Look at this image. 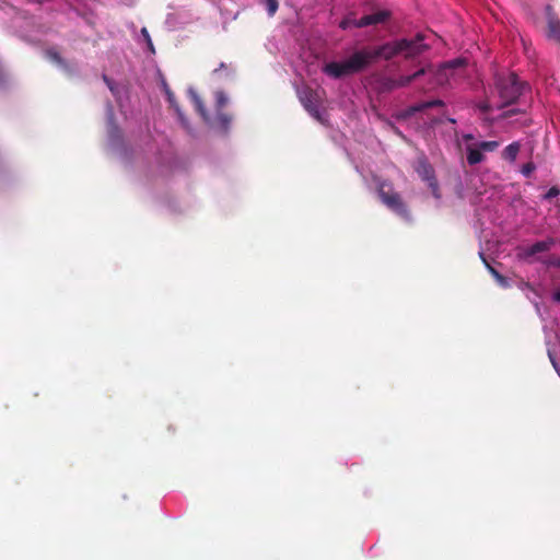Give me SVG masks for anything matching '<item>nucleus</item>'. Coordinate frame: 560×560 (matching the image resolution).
Listing matches in <instances>:
<instances>
[{"label": "nucleus", "mask_w": 560, "mask_h": 560, "mask_svg": "<svg viewBox=\"0 0 560 560\" xmlns=\"http://www.w3.org/2000/svg\"><path fill=\"white\" fill-rule=\"evenodd\" d=\"M518 113H520V110H517V109H510V110L504 112L503 117H505V118L512 117Z\"/></svg>", "instance_id": "7c9ffc66"}, {"label": "nucleus", "mask_w": 560, "mask_h": 560, "mask_svg": "<svg viewBox=\"0 0 560 560\" xmlns=\"http://www.w3.org/2000/svg\"><path fill=\"white\" fill-rule=\"evenodd\" d=\"M546 14L548 20V36L560 43V21L555 15L551 5L546 7Z\"/></svg>", "instance_id": "9d476101"}, {"label": "nucleus", "mask_w": 560, "mask_h": 560, "mask_svg": "<svg viewBox=\"0 0 560 560\" xmlns=\"http://www.w3.org/2000/svg\"><path fill=\"white\" fill-rule=\"evenodd\" d=\"M269 16H273L279 8L278 0H262Z\"/></svg>", "instance_id": "aec40b11"}, {"label": "nucleus", "mask_w": 560, "mask_h": 560, "mask_svg": "<svg viewBox=\"0 0 560 560\" xmlns=\"http://www.w3.org/2000/svg\"><path fill=\"white\" fill-rule=\"evenodd\" d=\"M355 19H350V18H347L345 20H342L339 24V26L342 28V30H347L348 27L350 26H353V21Z\"/></svg>", "instance_id": "cd10ccee"}, {"label": "nucleus", "mask_w": 560, "mask_h": 560, "mask_svg": "<svg viewBox=\"0 0 560 560\" xmlns=\"http://www.w3.org/2000/svg\"><path fill=\"white\" fill-rule=\"evenodd\" d=\"M494 86L502 102L499 105V108H503L515 103L518 100V97L523 94V91L526 88L525 83L521 82L518 80V77L514 72L495 73Z\"/></svg>", "instance_id": "f03ea898"}, {"label": "nucleus", "mask_w": 560, "mask_h": 560, "mask_svg": "<svg viewBox=\"0 0 560 560\" xmlns=\"http://www.w3.org/2000/svg\"><path fill=\"white\" fill-rule=\"evenodd\" d=\"M142 33H143L147 37H149V34H148V32H147V30H145V28H143V30H142Z\"/></svg>", "instance_id": "e433bc0d"}, {"label": "nucleus", "mask_w": 560, "mask_h": 560, "mask_svg": "<svg viewBox=\"0 0 560 560\" xmlns=\"http://www.w3.org/2000/svg\"><path fill=\"white\" fill-rule=\"evenodd\" d=\"M429 71H431V65L422 67L421 69H419L418 71L410 75H401L400 78L396 79L398 89L409 85L411 82L416 81L420 77L425 75Z\"/></svg>", "instance_id": "9b49d317"}, {"label": "nucleus", "mask_w": 560, "mask_h": 560, "mask_svg": "<svg viewBox=\"0 0 560 560\" xmlns=\"http://www.w3.org/2000/svg\"><path fill=\"white\" fill-rule=\"evenodd\" d=\"M549 357H550V360H551V362H552V365H553L555 368H557L556 362H555V360L552 359L551 354H549Z\"/></svg>", "instance_id": "c9c22d12"}, {"label": "nucleus", "mask_w": 560, "mask_h": 560, "mask_svg": "<svg viewBox=\"0 0 560 560\" xmlns=\"http://www.w3.org/2000/svg\"><path fill=\"white\" fill-rule=\"evenodd\" d=\"M400 54L399 39H396L375 47H364L354 51L345 61L328 62L324 66L323 72L330 78L340 79L363 71L378 59L390 60Z\"/></svg>", "instance_id": "f257e3e1"}, {"label": "nucleus", "mask_w": 560, "mask_h": 560, "mask_svg": "<svg viewBox=\"0 0 560 560\" xmlns=\"http://www.w3.org/2000/svg\"><path fill=\"white\" fill-rule=\"evenodd\" d=\"M377 195L383 205L397 215L409 219L410 213L399 192L395 191L393 185L386 180L378 182Z\"/></svg>", "instance_id": "7ed1b4c3"}, {"label": "nucleus", "mask_w": 560, "mask_h": 560, "mask_svg": "<svg viewBox=\"0 0 560 560\" xmlns=\"http://www.w3.org/2000/svg\"><path fill=\"white\" fill-rule=\"evenodd\" d=\"M429 103L428 101L425 102H420V103H417L415 105H411L409 106L408 108H406L401 114H400V117L401 118H409V117H412L415 114L419 113V112H423L425 109H429Z\"/></svg>", "instance_id": "4468645a"}, {"label": "nucleus", "mask_w": 560, "mask_h": 560, "mask_svg": "<svg viewBox=\"0 0 560 560\" xmlns=\"http://www.w3.org/2000/svg\"><path fill=\"white\" fill-rule=\"evenodd\" d=\"M224 68H225V63L221 62L220 67L218 69H214L213 72L217 73L220 69H224Z\"/></svg>", "instance_id": "f704fd0d"}, {"label": "nucleus", "mask_w": 560, "mask_h": 560, "mask_svg": "<svg viewBox=\"0 0 560 560\" xmlns=\"http://www.w3.org/2000/svg\"><path fill=\"white\" fill-rule=\"evenodd\" d=\"M428 103H429L430 108L445 106V103L442 100H432V101H428Z\"/></svg>", "instance_id": "c85d7f7f"}, {"label": "nucleus", "mask_w": 560, "mask_h": 560, "mask_svg": "<svg viewBox=\"0 0 560 560\" xmlns=\"http://www.w3.org/2000/svg\"><path fill=\"white\" fill-rule=\"evenodd\" d=\"M497 283L502 287V288H509L510 287V282L508 280L506 277H504L503 275H500L499 278L495 279Z\"/></svg>", "instance_id": "a878e982"}, {"label": "nucleus", "mask_w": 560, "mask_h": 560, "mask_svg": "<svg viewBox=\"0 0 560 560\" xmlns=\"http://www.w3.org/2000/svg\"><path fill=\"white\" fill-rule=\"evenodd\" d=\"M555 245L553 238H548L545 241H539L534 243L533 245L526 247L522 252V256L524 258L532 257L538 253H545L551 249V247Z\"/></svg>", "instance_id": "1a4fd4ad"}, {"label": "nucleus", "mask_w": 560, "mask_h": 560, "mask_svg": "<svg viewBox=\"0 0 560 560\" xmlns=\"http://www.w3.org/2000/svg\"><path fill=\"white\" fill-rule=\"evenodd\" d=\"M161 86H162L163 92L166 95V100L170 103L171 107H173L176 110V113L178 114V116L180 117L182 113H180L178 104H177V102L175 100V95L172 92L170 85L167 84V82H166V80L164 78H162V80H161Z\"/></svg>", "instance_id": "ddd939ff"}, {"label": "nucleus", "mask_w": 560, "mask_h": 560, "mask_svg": "<svg viewBox=\"0 0 560 560\" xmlns=\"http://www.w3.org/2000/svg\"><path fill=\"white\" fill-rule=\"evenodd\" d=\"M559 194H560V188L558 186H552L545 194L544 198L547 200H551L552 198H556Z\"/></svg>", "instance_id": "b1692460"}, {"label": "nucleus", "mask_w": 560, "mask_h": 560, "mask_svg": "<svg viewBox=\"0 0 560 560\" xmlns=\"http://www.w3.org/2000/svg\"><path fill=\"white\" fill-rule=\"evenodd\" d=\"M395 89H398L397 86V80L396 79H390V78H386L383 80L382 82V90L383 91H393Z\"/></svg>", "instance_id": "4be33fe9"}, {"label": "nucleus", "mask_w": 560, "mask_h": 560, "mask_svg": "<svg viewBox=\"0 0 560 560\" xmlns=\"http://www.w3.org/2000/svg\"><path fill=\"white\" fill-rule=\"evenodd\" d=\"M324 92L313 90L310 86H302L298 90V96L305 110L317 121L324 122L320 113Z\"/></svg>", "instance_id": "20e7f679"}, {"label": "nucleus", "mask_w": 560, "mask_h": 560, "mask_svg": "<svg viewBox=\"0 0 560 560\" xmlns=\"http://www.w3.org/2000/svg\"><path fill=\"white\" fill-rule=\"evenodd\" d=\"M478 108L480 109V112L485 113V114H488L491 112L492 107L491 105L489 104V102H481L480 104H478Z\"/></svg>", "instance_id": "bb28decb"}, {"label": "nucleus", "mask_w": 560, "mask_h": 560, "mask_svg": "<svg viewBox=\"0 0 560 560\" xmlns=\"http://www.w3.org/2000/svg\"><path fill=\"white\" fill-rule=\"evenodd\" d=\"M480 256H481L482 260L485 261V264H486V266H487V269L489 270V272L491 273V276H492L494 279L499 278L501 273H500L497 269H494L491 265H489V264L487 262V260H486V258L483 257V255H482V254H480Z\"/></svg>", "instance_id": "393cba45"}, {"label": "nucleus", "mask_w": 560, "mask_h": 560, "mask_svg": "<svg viewBox=\"0 0 560 560\" xmlns=\"http://www.w3.org/2000/svg\"><path fill=\"white\" fill-rule=\"evenodd\" d=\"M553 300H555L556 302H559V303H560V290H558V291H556V292L553 293Z\"/></svg>", "instance_id": "72a5a7b5"}, {"label": "nucleus", "mask_w": 560, "mask_h": 560, "mask_svg": "<svg viewBox=\"0 0 560 560\" xmlns=\"http://www.w3.org/2000/svg\"><path fill=\"white\" fill-rule=\"evenodd\" d=\"M103 80L104 82L107 84V86L109 88V90L112 92H114V85H113V81L107 77V75H103Z\"/></svg>", "instance_id": "c756f323"}, {"label": "nucleus", "mask_w": 560, "mask_h": 560, "mask_svg": "<svg viewBox=\"0 0 560 560\" xmlns=\"http://www.w3.org/2000/svg\"><path fill=\"white\" fill-rule=\"evenodd\" d=\"M194 102H195V106H196V109L197 112L200 114V116L202 117V119L207 122H209L210 120V117L206 110V107L201 101L200 97H198L197 95H194Z\"/></svg>", "instance_id": "a211bd4d"}, {"label": "nucleus", "mask_w": 560, "mask_h": 560, "mask_svg": "<svg viewBox=\"0 0 560 560\" xmlns=\"http://www.w3.org/2000/svg\"><path fill=\"white\" fill-rule=\"evenodd\" d=\"M228 104V97L224 92L218 91L215 92V107L217 112L222 110Z\"/></svg>", "instance_id": "6ab92c4d"}, {"label": "nucleus", "mask_w": 560, "mask_h": 560, "mask_svg": "<svg viewBox=\"0 0 560 560\" xmlns=\"http://www.w3.org/2000/svg\"><path fill=\"white\" fill-rule=\"evenodd\" d=\"M548 265L549 266H552V267H560V259L559 258H552L548 261Z\"/></svg>", "instance_id": "2f4dec72"}, {"label": "nucleus", "mask_w": 560, "mask_h": 560, "mask_svg": "<svg viewBox=\"0 0 560 560\" xmlns=\"http://www.w3.org/2000/svg\"><path fill=\"white\" fill-rule=\"evenodd\" d=\"M521 145L518 142L510 143L502 152V158L506 161L514 162L520 152Z\"/></svg>", "instance_id": "dca6fc26"}, {"label": "nucleus", "mask_w": 560, "mask_h": 560, "mask_svg": "<svg viewBox=\"0 0 560 560\" xmlns=\"http://www.w3.org/2000/svg\"><path fill=\"white\" fill-rule=\"evenodd\" d=\"M424 35L422 33H418L412 38H400V55H402L406 59H412L424 51L430 49L428 44L423 43Z\"/></svg>", "instance_id": "39448f33"}, {"label": "nucleus", "mask_w": 560, "mask_h": 560, "mask_svg": "<svg viewBox=\"0 0 560 560\" xmlns=\"http://www.w3.org/2000/svg\"><path fill=\"white\" fill-rule=\"evenodd\" d=\"M535 170H536V165H535V163H534V162H528V163H525V164L522 166L521 173H522L525 177H530Z\"/></svg>", "instance_id": "5701e85b"}, {"label": "nucleus", "mask_w": 560, "mask_h": 560, "mask_svg": "<svg viewBox=\"0 0 560 560\" xmlns=\"http://www.w3.org/2000/svg\"><path fill=\"white\" fill-rule=\"evenodd\" d=\"M416 172L421 177L422 180L427 182L428 187L431 189V192L435 199H441V191L439 187V182L435 177V172L432 165L427 161V159H419L416 165Z\"/></svg>", "instance_id": "423d86ee"}, {"label": "nucleus", "mask_w": 560, "mask_h": 560, "mask_svg": "<svg viewBox=\"0 0 560 560\" xmlns=\"http://www.w3.org/2000/svg\"><path fill=\"white\" fill-rule=\"evenodd\" d=\"M463 60L456 59L441 65L436 70H434L431 66V71H429L427 74H430L433 78L436 85H444L448 82L451 75L453 74L452 71L455 68L463 66Z\"/></svg>", "instance_id": "0eeeda50"}, {"label": "nucleus", "mask_w": 560, "mask_h": 560, "mask_svg": "<svg viewBox=\"0 0 560 560\" xmlns=\"http://www.w3.org/2000/svg\"><path fill=\"white\" fill-rule=\"evenodd\" d=\"M390 18V12L387 10H380L372 14L363 15L362 18L353 21V26L358 28L366 27L370 25L383 24Z\"/></svg>", "instance_id": "6e6552de"}, {"label": "nucleus", "mask_w": 560, "mask_h": 560, "mask_svg": "<svg viewBox=\"0 0 560 560\" xmlns=\"http://www.w3.org/2000/svg\"><path fill=\"white\" fill-rule=\"evenodd\" d=\"M217 124L221 128L222 131L226 132L230 128L232 116L228 113H223L222 110L217 112Z\"/></svg>", "instance_id": "f3484780"}, {"label": "nucleus", "mask_w": 560, "mask_h": 560, "mask_svg": "<svg viewBox=\"0 0 560 560\" xmlns=\"http://www.w3.org/2000/svg\"><path fill=\"white\" fill-rule=\"evenodd\" d=\"M466 152H467V162L469 165H476L480 162L483 161L485 156L482 154V151L480 150L479 147H472V145H468L466 148Z\"/></svg>", "instance_id": "f8f14e48"}, {"label": "nucleus", "mask_w": 560, "mask_h": 560, "mask_svg": "<svg viewBox=\"0 0 560 560\" xmlns=\"http://www.w3.org/2000/svg\"><path fill=\"white\" fill-rule=\"evenodd\" d=\"M481 151L492 152L499 147L498 141H482L478 144Z\"/></svg>", "instance_id": "412c9836"}, {"label": "nucleus", "mask_w": 560, "mask_h": 560, "mask_svg": "<svg viewBox=\"0 0 560 560\" xmlns=\"http://www.w3.org/2000/svg\"><path fill=\"white\" fill-rule=\"evenodd\" d=\"M463 139L465 141H470V140H474V136L471 133H466L463 136Z\"/></svg>", "instance_id": "473e14b6"}, {"label": "nucleus", "mask_w": 560, "mask_h": 560, "mask_svg": "<svg viewBox=\"0 0 560 560\" xmlns=\"http://www.w3.org/2000/svg\"><path fill=\"white\" fill-rule=\"evenodd\" d=\"M524 285L527 287V288H532L528 282L524 283Z\"/></svg>", "instance_id": "4c0bfd02"}, {"label": "nucleus", "mask_w": 560, "mask_h": 560, "mask_svg": "<svg viewBox=\"0 0 560 560\" xmlns=\"http://www.w3.org/2000/svg\"><path fill=\"white\" fill-rule=\"evenodd\" d=\"M47 56H48V58L52 62L58 65L60 68H62L67 72H72L73 71L71 66L60 56V54L58 51H56V50H48L47 51Z\"/></svg>", "instance_id": "2eb2a0df"}]
</instances>
